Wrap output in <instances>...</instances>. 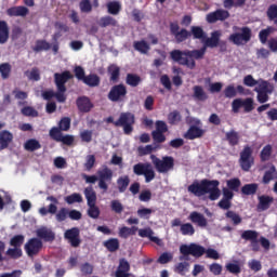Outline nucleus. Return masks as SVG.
<instances>
[{
	"label": "nucleus",
	"instance_id": "obj_1",
	"mask_svg": "<svg viewBox=\"0 0 277 277\" xmlns=\"http://www.w3.org/2000/svg\"><path fill=\"white\" fill-rule=\"evenodd\" d=\"M187 190L197 198H201V196H207V194H209L208 198L212 202L220 200V196H222L220 181L217 180L203 179L200 182L195 181L187 187Z\"/></svg>",
	"mask_w": 277,
	"mask_h": 277
},
{
	"label": "nucleus",
	"instance_id": "obj_2",
	"mask_svg": "<svg viewBox=\"0 0 277 277\" xmlns=\"http://www.w3.org/2000/svg\"><path fill=\"white\" fill-rule=\"evenodd\" d=\"M75 76L70 71L65 70L63 72L54 74V83L56 85V92L53 90H48L42 92V98L44 101H51V98H56L57 103H64L67 98L66 96V83L74 79Z\"/></svg>",
	"mask_w": 277,
	"mask_h": 277
},
{
	"label": "nucleus",
	"instance_id": "obj_3",
	"mask_svg": "<svg viewBox=\"0 0 277 277\" xmlns=\"http://www.w3.org/2000/svg\"><path fill=\"white\" fill-rule=\"evenodd\" d=\"M206 53V47H202L199 50H172L170 52V58L175 62V64L186 66L190 70H194V68H196L195 60H202Z\"/></svg>",
	"mask_w": 277,
	"mask_h": 277
},
{
	"label": "nucleus",
	"instance_id": "obj_4",
	"mask_svg": "<svg viewBox=\"0 0 277 277\" xmlns=\"http://www.w3.org/2000/svg\"><path fill=\"white\" fill-rule=\"evenodd\" d=\"M96 174L97 175L82 174V179L85 183H90L91 185H94V183L98 181V188L102 189L103 194H107L109 185H111V181H114V171H111L109 167L103 166L97 170Z\"/></svg>",
	"mask_w": 277,
	"mask_h": 277
},
{
	"label": "nucleus",
	"instance_id": "obj_5",
	"mask_svg": "<svg viewBox=\"0 0 277 277\" xmlns=\"http://www.w3.org/2000/svg\"><path fill=\"white\" fill-rule=\"evenodd\" d=\"M233 31L235 32L229 35L228 40L233 42V44H236V47L248 44V41L252 40V29L248 26H234Z\"/></svg>",
	"mask_w": 277,
	"mask_h": 277
},
{
	"label": "nucleus",
	"instance_id": "obj_6",
	"mask_svg": "<svg viewBox=\"0 0 277 277\" xmlns=\"http://www.w3.org/2000/svg\"><path fill=\"white\" fill-rule=\"evenodd\" d=\"M206 252H207V248L196 242H192L189 245H181L180 253L183 256H180V261H183V259L185 261H188L187 256H194V259H200L205 256Z\"/></svg>",
	"mask_w": 277,
	"mask_h": 277
},
{
	"label": "nucleus",
	"instance_id": "obj_7",
	"mask_svg": "<svg viewBox=\"0 0 277 277\" xmlns=\"http://www.w3.org/2000/svg\"><path fill=\"white\" fill-rule=\"evenodd\" d=\"M150 159L156 172L159 174H168V172L174 170V157L172 156H163L162 158H159L151 155Z\"/></svg>",
	"mask_w": 277,
	"mask_h": 277
},
{
	"label": "nucleus",
	"instance_id": "obj_8",
	"mask_svg": "<svg viewBox=\"0 0 277 277\" xmlns=\"http://www.w3.org/2000/svg\"><path fill=\"white\" fill-rule=\"evenodd\" d=\"M84 196L87 199V205L89 207L87 213L92 220H98L101 216V209L96 207V192L92 186L84 188Z\"/></svg>",
	"mask_w": 277,
	"mask_h": 277
},
{
	"label": "nucleus",
	"instance_id": "obj_9",
	"mask_svg": "<svg viewBox=\"0 0 277 277\" xmlns=\"http://www.w3.org/2000/svg\"><path fill=\"white\" fill-rule=\"evenodd\" d=\"M133 124H135V115L133 113H121L119 119L114 122L115 127H122L124 135L133 133Z\"/></svg>",
	"mask_w": 277,
	"mask_h": 277
},
{
	"label": "nucleus",
	"instance_id": "obj_10",
	"mask_svg": "<svg viewBox=\"0 0 277 277\" xmlns=\"http://www.w3.org/2000/svg\"><path fill=\"white\" fill-rule=\"evenodd\" d=\"M133 173L136 174V176H145V183H150L151 181H155L156 176L153 166L148 162H138L134 164Z\"/></svg>",
	"mask_w": 277,
	"mask_h": 277
},
{
	"label": "nucleus",
	"instance_id": "obj_11",
	"mask_svg": "<svg viewBox=\"0 0 277 277\" xmlns=\"http://www.w3.org/2000/svg\"><path fill=\"white\" fill-rule=\"evenodd\" d=\"M252 153V147L249 145H246L240 151L239 166L243 172H250V169L254 166Z\"/></svg>",
	"mask_w": 277,
	"mask_h": 277
},
{
	"label": "nucleus",
	"instance_id": "obj_12",
	"mask_svg": "<svg viewBox=\"0 0 277 277\" xmlns=\"http://www.w3.org/2000/svg\"><path fill=\"white\" fill-rule=\"evenodd\" d=\"M169 29L171 36L175 38V42L177 44H181V42H185V40L192 38V32L185 28L181 29V26H179V22H171L169 24Z\"/></svg>",
	"mask_w": 277,
	"mask_h": 277
},
{
	"label": "nucleus",
	"instance_id": "obj_13",
	"mask_svg": "<svg viewBox=\"0 0 277 277\" xmlns=\"http://www.w3.org/2000/svg\"><path fill=\"white\" fill-rule=\"evenodd\" d=\"M127 85L120 83L110 88L107 97L108 101H111V103H122V101L127 98Z\"/></svg>",
	"mask_w": 277,
	"mask_h": 277
},
{
	"label": "nucleus",
	"instance_id": "obj_14",
	"mask_svg": "<svg viewBox=\"0 0 277 277\" xmlns=\"http://www.w3.org/2000/svg\"><path fill=\"white\" fill-rule=\"evenodd\" d=\"M43 242L39 238H30L24 246V250L30 259H34V256H38L43 248Z\"/></svg>",
	"mask_w": 277,
	"mask_h": 277
},
{
	"label": "nucleus",
	"instance_id": "obj_15",
	"mask_svg": "<svg viewBox=\"0 0 277 277\" xmlns=\"http://www.w3.org/2000/svg\"><path fill=\"white\" fill-rule=\"evenodd\" d=\"M243 107L245 114H250L254 110V100L252 97H247L245 100L236 98L232 103V109L234 114H239V109Z\"/></svg>",
	"mask_w": 277,
	"mask_h": 277
},
{
	"label": "nucleus",
	"instance_id": "obj_16",
	"mask_svg": "<svg viewBox=\"0 0 277 277\" xmlns=\"http://www.w3.org/2000/svg\"><path fill=\"white\" fill-rule=\"evenodd\" d=\"M156 130L151 132V137L156 144H163L166 142V134L168 133V123L163 120L156 121Z\"/></svg>",
	"mask_w": 277,
	"mask_h": 277
},
{
	"label": "nucleus",
	"instance_id": "obj_17",
	"mask_svg": "<svg viewBox=\"0 0 277 277\" xmlns=\"http://www.w3.org/2000/svg\"><path fill=\"white\" fill-rule=\"evenodd\" d=\"M64 237L71 248H79V246H81V230H79V227H71L70 229H67Z\"/></svg>",
	"mask_w": 277,
	"mask_h": 277
},
{
	"label": "nucleus",
	"instance_id": "obj_18",
	"mask_svg": "<svg viewBox=\"0 0 277 277\" xmlns=\"http://www.w3.org/2000/svg\"><path fill=\"white\" fill-rule=\"evenodd\" d=\"M76 105L78 111H80L81 114H90V111L94 109V104L92 103V100H90V97L85 95L79 96L76 100Z\"/></svg>",
	"mask_w": 277,
	"mask_h": 277
},
{
	"label": "nucleus",
	"instance_id": "obj_19",
	"mask_svg": "<svg viewBox=\"0 0 277 277\" xmlns=\"http://www.w3.org/2000/svg\"><path fill=\"white\" fill-rule=\"evenodd\" d=\"M230 17V13L226 10L217 9L214 12H211L207 15L208 23H217V21H226V18Z\"/></svg>",
	"mask_w": 277,
	"mask_h": 277
},
{
	"label": "nucleus",
	"instance_id": "obj_20",
	"mask_svg": "<svg viewBox=\"0 0 277 277\" xmlns=\"http://www.w3.org/2000/svg\"><path fill=\"white\" fill-rule=\"evenodd\" d=\"M220 38H222V32H220V30L213 31L210 38L206 35V39L203 40V47H206V50L208 48L215 49L216 47H220Z\"/></svg>",
	"mask_w": 277,
	"mask_h": 277
},
{
	"label": "nucleus",
	"instance_id": "obj_21",
	"mask_svg": "<svg viewBox=\"0 0 277 277\" xmlns=\"http://www.w3.org/2000/svg\"><path fill=\"white\" fill-rule=\"evenodd\" d=\"M37 239H40L42 241H45V242H53L55 241V233L47 227H43V228H39L37 229Z\"/></svg>",
	"mask_w": 277,
	"mask_h": 277
},
{
	"label": "nucleus",
	"instance_id": "obj_22",
	"mask_svg": "<svg viewBox=\"0 0 277 277\" xmlns=\"http://www.w3.org/2000/svg\"><path fill=\"white\" fill-rule=\"evenodd\" d=\"M188 220H190L193 224H197V226H199L200 228H205L209 224L207 217H205V214L197 211H193L189 214Z\"/></svg>",
	"mask_w": 277,
	"mask_h": 277
},
{
	"label": "nucleus",
	"instance_id": "obj_23",
	"mask_svg": "<svg viewBox=\"0 0 277 277\" xmlns=\"http://www.w3.org/2000/svg\"><path fill=\"white\" fill-rule=\"evenodd\" d=\"M12 140H14V135L8 131L3 130L0 132V151L5 150L12 144Z\"/></svg>",
	"mask_w": 277,
	"mask_h": 277
},
{
	"label": "nucleus",
	"instance_id": "obj_24",
	"mask_svg": "<svg viewBox=\"0 0 277 277\" xmlns=\"http://www.w3.org/2000/svg\"><path fill=\"white\" fill-rule=\"evenodd\" d=\"M129 272H131V264H129V261H127L126 259H121L119 261V266L115 272V276L116 277L128 276L129 274H131Z\"/></svg>",
	"mask_w": 277,
	"mask_h": 277
},
{
	"label": "nucleus",
	"instance_id": "obj_25",
	"mask_svg": "<svg viewBox=\"0 0 277 277\" xmlns=\"http://www.w3.org/2000/svg\"><path fill=\"white\" fill-rule=\"evenodd\" d=\"M193 98L200 103H205V101L209 100V94H207V91H205L202 85H195L193 87Z\"/></svg>",
	"mask_w": 277,
	"mask_h": 277
},
{
	"label": "nucleus",
	"instance_id": "obj_26",
	"mask_svg": "<svg viewBox=\"0 0 277 277\" xmlns=\"http://www.w3.org/2000/svg\"><path fill=\"white\" fill-rule=\"evenodd\" d=\"M272 181H277L276 166L272 164L268 170L264 172L262 177L263 185H269Z\"/></svg>",
	"mask_w": 277,
	"mask_h": 277
},
{
	"label": "nucleus",
	"instance_id": "obj_27",
	"mask_svg": "<svg viewBox=\"0 0 277 277\" xmlns=\"http://www.w3.org/2000/svg\"><path fill=\"white\" fill-rule=\"evenodd\" d=\"M225 140L226 142H228L229 146L235 147V146H239L241 136L239 135V132L232 129L225 133Z\"/></svg>",
	"mask_w": 277,
	"mask_h": 277
},
{
	"label": "nucleus",
	"instance_id": "obj_28",
	"mask_svg": "<svg viewBox=\"0 0 277 277\" xmlns=\"http://www.w3.org/2000/svg\"><path fill=\"white\" fill-rule=\"evenodd\" d=\"M205 135V131L196 126H192L187 132L184 134L185 140H198V137H202Z\"/></svg>",
	"mask_w": 277,
	"mask_h": 277
},
{
	"label": "nucleus",
	"instance_id": "obj_29",
	"mask_svg": "<svg viewBox=\"0 0 277 277\" xmlns=\"http://www.w3.org/2000/svg\"><path fill=\"white\" fill-rule=\"evenodd\" d=\"M153 235H155V232H153L150 228H145V229L138 230L140 237H147V239L151 240L154 243H156V246H162L163 241H161V239H159V237L153 236Z\"/></svg>",
	"mask_w": 277,
	"mask_h": 277
},
{
	"label": "nucleus",
	"instance_id": "obj_30",
	"mask_svg": "<svg viewBox=\"0 0 277 277\" xmlns=\"http://www.w3.org/2000/svg\"><path fill=\"white\" fill-rule=\"evenodd\" d=\"M10 40V26L8 22L0 19V44H5Z\"/></svg>",
	"mask_w": 277,
	"mask_h": 277
},
{
	"label": "nucleus",
	"instance_id": "obj_31",
	"mask_svg": "<svg viewBox=\"0 0 277 277\" xmlns=\"http://www.w3.org/2000/svg\"><path fill=\"white\" fill-rule=\"evenodd\" d=\"M8 16H26L29 14V9L24 5L12 6L6 10Z\"/></svg>",
	"mask_w": 277,
	"mask_h": 277
},
{
	"label": "nucleus",
	"instance_id": "obj_32",
	"mask_svg": "<svg viewBox=\"0 0 277 277\" xmlns=\"http://www.w3.org/2000/svg\"><path fill=\"white\" fill-rule=\"evenodd\" d=\"M103 246L108 252H118L120 250V240L118 238H109L103 242Z\"/></svg>",
	"mask_w": 277,
	"mask_h": 277
},
{
	"label": "nucleus",
	"instance_id": "obj_33",
	"mask_svg": "<svg viewBox=\"0 0 277 277\" xmlns=\"http://www.w3.org/2000/svg\"><path fill=\"white\" fill-rule=\"evenodd\" d=\"M133 49L134 51H137L142 55H148V52L150 51V44H148L146 40L134 41Z\"/></svg>",
	"mask_w": 277,
	"mask_h": 277
},
{
	"label": "nucleus",
	"instance_id": "obj_34",
	"mask_svg": "<svg viewBox=\"0 0 277 277\" xmlns=\"http://www.w3.org/2000/svg\"><path fill=\"white\" fill-rule=\"evenodd\" d=\"M82 82L85 83V85H89V88H98V85H101V77H98L96 74H91L84 76Z\"/></svg>",
	"mask_w": 277,
	"mask_h": 277
},
{
	"label": "nucleus",
	"instance_id": "obj_35",
	"mask_svg": "<svg viewBox=\"0 0 277 277\" xmlns=\"http://www.w3.org/2000/svg\"><path fill=\"white\" fill-rule=\"evenodd\" d=\"M272 202H274V197L262 195L259 197L258 208L261 209V211H267V209L272 207Z\"/></svg>",
	"mask_w": 277,
	"mask_h": 277
},
{
	"label": "nucleus",
	"instance_id": "obj_36",
	"mask_svg": "<svg viewBox=\"0 0 277 277\" xmlns=\"http://www.w3.org/2000/svg\"><path fill=\"white\" fill-rule=\"evenodd\" d=\"M189 32L194 40H202V42L207 40V32L200 26H192Z\"/></svg>",
	"mask_w": 277,
	"mask_h": 277
},
{
	"label": "nucleus",
	"instance_id": "obj_37",
	"mask_svg": "<svg viewBox=\"0 0 277 277\" xmlns=\"http://www.w3.org/2000/svg\"><path fill=\"white\" fill-rule=\"evenodd\" d=\"M98 27L105 28V27H116L118 25V21L110 15H105L100 18L97 22Z\"/></svg>",
	"mask_w": 277,
	"mask_h": 277
},
{
	"label": "nucleus",
	"instance_id": "obj_38",
	"mask_svg": "<svg viewBox=\"0 0 277 277\" xmlns=\"http://www.w3.org/2000/svg\"><path fill=\"white\" fill-rule=\"evenodd\" d=\"M108 75H109V81L113 83H118L120 81V67L118 65H110L108 66Z\"/></svg>",
	"mask_w": 277,
	"mask_h": 277
},
{
	"label": "nucleus",
	"instance_id": "obj_39",
	"mask_svg": "<svg viewBox=\"0 0 277 277\" xmlns=\"http://www.w3.org/2000/svg\"><path fill=\"white\" fill-rule=\"evenodd\" d=\"M25 150H28V153H34L36 150H40L42 148V145H40V142L36 138H29L24 144Z\"/></svg>",
	"mask_w": 277,
	"mask_h": 277
},
{
	"label": "nucleus",
	"instance_id": "obj_40",
	"mask_svg": "<svg viewBox=\"0 0 277 277\" xmlns=\"http://www.w3.org/2000/svg\"><path fill=\"white\" fill-rule=\"evenodd\" d=\"M126 83L127 85H130V88H137V85L142 83V77L137 76V74H128Z\"/></svg>",
	"mask_w": 277,
	"mask_h": 277
},
{
	"label": "nucleus",
	"instance_id": "obj_41",
	"mask_svg": "<svg viewBox=\"0 0 277 277\" xmlns=\"http://www.w3.org/2000/svg\"><path fill=\"white\" fill-rule=\"evenodd\" d=\"M256 192H259V184L256 183L245 184L241 187V194H243V196H254Z\"/></svg>",
	"mask_w": 277,
	"mask_h": 277
},
{
	"label": "nucleus",
	"instance_id": "obj_42",
	"mask_svg": "<svg viewBox=\"0 0 277 277\" xmlns=\"http://www.w3.org/2000/svg\"><path fill=\"white\" fill-rule=\"evenodd\" d=\"M135 233H137V226H123L119 228V237H121V239H129V237H131V235H135Z\"/></svg>",
	"mask_w": 277,
	"mask_h": 277
},
{
	"label": "nucleus",
	"instance_id": "obj_43",
	"mask_svg": "<svg viewBox=\"0 0 277 277\" xmlns=\"http://www.w3.org/2000/svg\"><path fill=\"white\" fill-rule=\"evenodd\" d=\"M225 217L227 220H230V222L233 223L234 226H239V224H241V222H243V219H241V215H239L237 212H235L233 210H228L225 213Z\"/></svg>",
	"mask_w": 277,
	"mask_h": 277
},
{
	"label": "nucleus",
	"instance_id": "obj_44",
	"mask_svg": "<svg viewBox=\"0 0 277 277\" xmlns=\"http://www.w3.org/2000/svg\"><path fill=\"white\" fill-rule=\"evenodd\" d=\"M129 183H131L129 175L120 176L117 180V187H118L119 194H124V192H127V187H129Z\"/></svg>",
	"mask_w": 277,
	"mask_h": 277
},
{
	"label": "nucleus",
	"instance_id": "obj_45",
	"mask_svg": "<svg viewBox=\"0 0 277 277\" xmlns=\"http://www.w3.org/2000/svg\"><path fill=\"white\" fill-rule=\"evenodd\" d=\"M167 120L169 124L175 127L176 124H179V122H181V120H183V117L181 116V113L179 110H173L169 113Z\"/></svg>",
	"mask_w": 277,
	"mask_h": 277
},
{
	"label": "nucleus",
	"instance_id": "obj_46",
	"mask_svg": "<svg viewBox=\"0 0 277 277\" xmlns=\"http://www.w3.org/2000/svg\"><path fill=\"white\" fill-rule=\"evenodd\" d=\"M51 49V43L44 39H39L36 41V45L32 48L35 53H40V51H49Z\"/></svg>",
	"mask_w": 277,
	"mask_h": 277
},
{
	"label": "nucleus",
	"instance_id": "obj_47",
	"mask_svg": "<svg viewBox=\"0 0 277 277\" xmlns=\"http://www.w3.org/2000/svg\"><path fill=\"white\" fill-rule=\"evenodd\" d=\"M106 8L108 10V14H111L113 16H118V14H120V10H122V6L118 1L108 2Z\"/></svg>",
	"mask_w": 277,
	"mask_h": 277
},
{
	"label": "nucleus",
	"instance_id": "obj_48",
	"mask_svg": "<svg viewBox=\"0 0 277 277\" xmlns=\"http://www.w3.org/2000/svg\"><path fill=\"white\" fill-rule=\"evenodd\" d=\"M240 237L241 239H245V241H254L259 239V232L253 229H247L241 233Z\"/></svg>",
	"mask_w": 277,
	"mask_h": 277
},
{
	"label": "nucleus",
	"instance_id": "obj_49",
	"mask_svg": "<svg viewBox=\"0 0 277 277\" xmlns=\"http://www.w3.org/2000/svg\"><path fill=\"white\" fill-rule=\"evenodd\" d=\"M180 233L184 236L193 237L196 234V228H194L192 223H184L180 227Z\"/></svg>",
	"mask_w": 277,
	"mask_h": 277
},
{
	"label": "nucleus",
	"instance_id": "obj_50",
	"mask_svg": "<svg viewBox=\"0 0 277 277\" xmlns=\"http://www.w3.org/2000/svg\"><path fill=\"white\" fill-rule=\"evenodd\" d=\"M274 34V27L269 26L266 29H262L259 32V39L262 44H267V39L269 38V35Z\"/></svg>",
	"mask_w": 277,
	"mask_h": 277
},
{
	"label": "nucleus",
	"instance_id": "obj_51",
	"mask_svg": "<svg viewBox=\"0 0 277 277\" xmlns=\"http://www.w3.org/2000/svg\"><path fill=\"white\" fill-rule=\"evenodd\" d=\"M223 5L227 10H230V8H243L246 0H224Z\"/></svg>",
	"mask_w": 277,
	"mask_h": 277
},
{
	"label": "nucleus",
	"instance_id": "obj_52",
	"mask_svg": "<svg viewBox=\"0 0 277 277\" xmlns=\"http://www.w3.org/2000/svg\"><path fill=\"white\" fill-rule=\"evenodd\" d=\"M56 222H66L69 217L68 208H61L56 213H54Z\"/></svg>",
	"mask_w": 277,
	"mask_h": 277
},
{
	"label": "nucleus",
	"instance_id": "obj_53",
	"mask_svg": "<svg viewBox=\"0 0 277 277\" xmlns=\"http://www.w3.org/2000/svg\"><path fill=\"white\" fill-rule=\"evenodd\" d=\"M24 75L30 81H40V69L38 67H34L30 71L26 70Z\"/></svg>",
	"mask_w": 277,
	"mask_h": 277
},
{
	"label": "nucleus",
	"instance_id": "obj_54",
	"mask_svg": "<svg viewBox=\"0 0 277 277\" xmlns=\"http://www.w3.org/2000/svg\"><path fill=\"white\" fill-rule=\"evenodd\" d=\"M254 92H274V87L269 84L266 80H262L258 88L254 89Z\"/></svg>",
	"mask_w": 277,
	"mask_h": 277
},
{
	"label": "nucleus",
	"instance_id": "obj_55",
	"mask_svg": "<svg viewBox=\"0 0 277 277\" xmlns=\"http://www.w3.org/2000/svg\"><path fill=\"white\" fill-rule=\"evenodd\" d=\"M39 213L40 215H49V213L51 215H55V213H57V206L54 203H50L48 206V209L45 207L40 208Z\"/></svg>",
	"mask_w": 277,
	"mask_h": 277
},
{
	"label": "nucleus",
	"instance_id": "obj_56",
	"mask_svg": "<svg viewBox=\"0 0 277 277\" xmlns=\"http://www.w3.org/2000/svg\"><path fill=\"white\" fill-rule=\"evenodd\" d=\"M11 72H12V65H10V63H2L0 65V74L2 79H9Z\"/></svg>",
	"mask_w": 277,
	"mask_h": 277
},
{
	"label": "nucleus",
	"instance_id": "obj_57",
	"mask_svg": "<svg viewBox=\"0 0 277 277\" xmlns=\"http://www.w3.org/2000/svg\"><path fill=\"white\" fill-rule=\"evenodd\" d=\"M65 202H67V205H75V202H83V197L79 193H74L65 197Z\"/></svg>",
	"mask_w": 277,
	"mask_h": 277
},
{
	"label": "nucleus",
	"instance_id": "obj_58",
	"mask_svg": "<svg viewBox=\"0 0 277 277\" xmlns=\"http://www.w3.org/2000/svg\"><path fill=\"white\" fill-rule=\"evenodd\" d=\"M23 243H25V236L23 235H15L10 240V246H12L13 248L21 249V246H23Z\"/></svg>",
	"mask_w": 277,
	"mask_h": 277
},
{
	"label": "nucleus",
	"instance_id": "obj_59",
	"mask_svg": "<svg viewBox=\"0 0 277 277\" xmlns=\"http://www.w3.org/2000/svg\"><path fill=\"white\" fill-rule=\"evenodd\" d=\"M136 213L141 217V220H150V215L155 213V210L150 208H141L137 210Z\"/></svg>",
	"mask_w": 277,
	"mask_h": 277
},
{
	"label": "nucleus",
	"instance_id": "obj_60",
	"mask_svg": "<svg viewBox=\"0 0 277 277\" xmlns=\"http://www.w3.org/2000/svg\"><path fill=\"white\" fill-rule=\"evenodd\" d=\"M227 187L232 192H239V187H241V180L237 177L228 180Z\"/></svg>",
	"mask_w": 277,
	"mask_h": 277
},
{
	"label": "nucleus",
	"instance_id": "obj_61",
	"mask_svg": "<svg viewBox=\"0 0 277 277\" xmlns=\"http://www.w3.org/2000/svg\"><path fill=\"white\" fill-rule=\"evenodd\" d=\"M272 157V145H265L260 154L261 161H269Z\"/></svg>",
	"mask_w": 277,
	"mask_h": 277
},
{
	"label": "nucleus",
	"instance_id": "obj_62",
	"mask_svg": "<svg viewBox=\"0 0 277 277\" xmlns=\"http://www.w3.org/2000/svg\"><path fill=\"white\" fill-rule=\"evenodd\" d=\"M6 256L11 259H21L23 256V250L21 248L14 247L6 250Z\"/></svg>",
	"mask_w": 277,
	"mask_h": 277
},
{
	"label": "nucleus",
	"instance_id": "obj_63",
	"mask_svg": "<svg viewBox=\"0 0 277 277\" xmlns=\"http://www.w3.org/2000/svg\"><path fill=\"white\" fill-rule=\"evenodd\" d=\"M110 209L111 211H114V213H117L118 215H120V213L124 211V206H122V202H120V200H113L110 202Z\"/></svg>",
	"mask_w": 277,
	"mask_h": 277
},
{
	"label": "nucleus",
	"instance_id": "obj_64",
	"mask_svg": "<svg viewBox=\"0 0 277 277\" xmlns=\"http://www.w3.org/2000/svg\"><path fill=\"white\" fill-rule=\"evenodd\" d=\"M58 129L62 131H69L70 130V118L64 117L58 122Z\"/></svg>",
	"mask_w": 277,
	"mask_h": 277
}]
</instances>
